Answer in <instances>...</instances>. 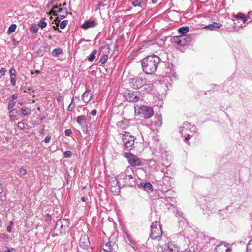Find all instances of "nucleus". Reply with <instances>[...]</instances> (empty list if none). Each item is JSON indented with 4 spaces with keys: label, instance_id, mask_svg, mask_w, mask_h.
I'll return each mask as SVG.
<instances>
[{
    "label": "nucleus",
    "instance_id": "60",
    "mask_svg": "<svg viewBox=\"0 0 252 252\" xmlns=\"http://www.w3.org/2000/svg\"><path fill=\"white\" fill-rule=\"evenodd\" d=\"M158 0H152V2L153 3L155 4V3L157 2Z\"/></svg>",
    "mask_w": 252,
    "mask_h": 252
},
{
    "label": "nucleus",
    "instance_id": "11",
    "mask_svg": "<svg viewBox=\"0 0 252 252\" xmlns=\"http://www.w3.org/2000/svg\"><path fill=\"white\" fill-rule=\"evenodd\" d=\"M109 186L111 189V191L114 194L118 195L120 192V187L122 185H120V183L118 182L117 180L116 181H113L111 179Z\"/></svg>",
    "mask_w": 252,
    "mask_h": 252
},
{
    "label": "nucleus",
    "instance_id": "29",
    "mask_svg": "<svg viewBox=\"0 0 252 252\" xmlns=\"http://www.w3.org/2000/svg\"><path fill=\"white\" fill-rule=\"evenodd\" d=\"M16 27H17V26L16 24H11L8 29L7 33L8 34H10L12 32H13L15 31Z\"/></svg>",
    "mask_w": 252,
    "mask_h": 252
},
{
    "label": "nucleus",
    "instance_id": "18",
    "mask_svg": "<svg viewBox=\"0 0 252 252\" xmlns=\"http://www.w3.org/2000/svg\"><path fill=\"white\" fill-rule=\"evenodd\" d=\"M90 92V90H86L82 95V99L85 103H88L92 97V94Z\"/></svg>",
    "mask_w": 252,
    "mask_h": 252
},
{
    "label": "nucleus",
    "instance_id": "1",
    "mask_svg": "<svg viewBox=\"0 0 252 252\" xmlns=\"http://www.w3.org/2000/svg\"><path fill=\"white\" fill-rule=\"evenodd\" d=\"M161 62L160 58L152 54L144 58L141 61L143 71L146 74H153L157 70Z\"/></svg>",
    "mask_w": 252,
    "mask_h": 252
},
{
    "label": "nucleus",
    "instance_id": "26",
    "mask_svg": "<svg viewBox=\"0 0 252 252\" xmlns=\"http://www.w3.org/2000/svg\"><path fill=\"white\" fill-rule=\"evenodd\" d=\"M132 4L134 7L138 6L142 8L143 5H144V2H142L141 1H140L139 0H135L132 2Z\"/></svg>",
    "mask_w": 252,
    "mask_h": 252
},
{
    "label": "nucleus",
    "instance_id": "36",
    "mask_svg": "<svg viewBox=\"0 0 252 252\" xmlns=\"http://www.w3.org/2000/svg\"><path fill=\"white\" fill-rule=\"evenodd\" d=\"M17 126L21 130L24 129L25 128V124L24 122L20 121L18 122Z\"/></svg>",
    "mask_w": 252,
    "mask_h": 252
},
{
    "label": "nucleus",
    "instance_id": "35",
    "mask_svg": "<svg viewBox=\"0 0 252 252\" xmlns=\"http://www.w3.org/2000/svg\"><path fill=\"white\" fill-rule=\"evenodd\" d=\"M68 23V21L67 20H64L62 21L61 22L60 25V28L61 29L65 28V27L67 26Z\"/></svg>",
    "mask_w": 252,
    "mask_h": 252
},
{
    "label": "nucleus",
    "instance_id": "64",
    "mask_svg": "<svg viewBox=\"0 0 252 252\" xmlns=\"http://www.w3.org/2000/svg\"><path fill=\"white\" fill-rule=\"evenodd\" d=\"M106 252H112L110 250H106Z\"/></svg>",
    "mask_w": 252,
    "mask_h": 252
},
{
    "label": "nucleus",
    "instance_id": "45",
    "mask_svg": "<svg viewBox=\"0 0 252 252\" xmlns=\"http://www.w3.org/2000/svg\"><path fill=\"white\" fill-rule=\"evenodd\" d=\"M50 140H51V136H47L45 137V138L44 139V142L46 143H48L50 142Z\"/></svg>",
    "mask_w": 252,
    "mask_h": 252
},
{
    "label": "nucleus",
    "instance_id": "8",
    "mask_svg": "<svg viewBox=\"0 0 252 252\" xmlns=\"http://www.w3.org/2000/svg\"><path fill=\"white\" fill-rule=\"evenodd\" d=\"M124 156L127 159L129 163L131 166H139L141 164V161L140 159L136 156L131 153L125 152Z\"/></svg>",
    "mask_w": 252,
    "mask_h": 252
},
{
    "label": "nucleus",
    "instance_id": "24",
    "mask_svg": "<svg viewBox=\"0 0 252 252\" xmlns=\"http://www.w3.org/2000/svg\"><path fill=\"white\" fill-rule=\"evenodd\" d=\"M143 189H144V190L147 191H153L152 185L149 182L144 183V184L143 185Z\"/></svg>",
    "mask_w": 252,
    "mask_h": 252
},
{
    "label": "nucleus",
    "instance_id": "50",
    "mask_svg": "<svg viewBox=\"0 0 252 252\" xmlns=\"http://www.w3.org/2000/svg\"><path fill=\"white\" fill-rule=\"evenodd\" d=\"M184 130L187 131V129H184V127H180L179 132L182 135L183 134V132Z\"/></svg>",
    "mask_w": 252,
    "mask_h": 252
},
{
    "label": "nucleus",
    "instance_id": "4",
    "mask_svg": "<svg viewBox=\"0 0 252 252\" xmlns=\"http://www.w3.org/2000/svg\"><path fill=\"white\" fill-rule=\"evenodd\" d=\"M134 136L129 132H125L122 137L124 150L130 151L133 149L134 148Z\"/></svg>",
    "mask_w": 252,
    "mask_h": 252
},
{
    "label": "nucleus",
    "instance_id": "54",
    "mask_svg": "<svg viewBox=\"0 0 252 252\" xmlns=\"http://www.w3.org/2000/svg\"><path fill=\"white\" fill-rule=\"evenodd\" d=\"M126 236L128 241H129L130 243H131V240L130 239V236L127 234L126 235Z\"/></svg>",
    "mask_w": 252,
    "mask_h": 252
},
{
    "label": "nucleus",
    "instance_id": "62",
    "mask_svg": "<svg viewBox=\"0 0 252 252\" xmlns=\"http://www.w3.org/2000/svg\"><path fill=\"white\" fill-rule=\"evenodd\" d=\"M53 9H58V6H55L53 7Z\"/></svg>",
    "mask_w": 252,
    "mask_h": 252
},
{
    "label": "nucleus",
    "instance_id": "34",
    "mask_svg": "<svg viewBox=\"0 0 252 252\" xmlns=\"http://www.w3.org/2000/svg\"><path fill=\"white\" fill-rule=\"evenodd\" d=\"M247 252H252V239L250 240L247 245Z\"/></svg>",
    "mask_w": 252,
    "mask_h": 252
},
{
    "label": "nucleus",
    "instance_id": "3",
    "mask_svg": "<svg viewBox=\"0 0 252 252\" xmlns=\"http://www.w3.org/2000/svg\"><path fill=\"white\" fill-rule=\"evenodd\" d=\"M162 235V231L159 222L156 221L153 222L151 226L150 237L152 239L159 241Z\"/></svg>",
    "mask_w": 252,
    "mask_h": 252
},
{
    "label": "nucleus",
    "instance_id": "28",
    "mask_svg": "<svg viewBox=\"0 0 252 252\" xmlns=\"http://www.w3.org/2000/svg\"><path fill=\"white\" fill-rule=\"evenodd\" d=\"M38 26L39 27H41V29H43L46 27L47 23L45 21V18H43L39 21L38 23Z\"/></svg>",
    "mask_w": 252,
    "mask_h": 252
},
{
    "label": "nucleus",
    "instance_id": "51",
    "mask_svg": "<svg viewBox=\"0 0 252 252\" xmlns=\"http://www.w3.org/2000/svg\"><path fill=\"white\" fill-rule=\"evenodd\" d=\"M191 138V136L190 135L188 134L187 135V137H185V142H188V141Z\"/></svg>",
    "mask_w": 252,
    "mask_h": 252
},
{
    "label": "nucleus",
    "instance_id": "5",
    "mask_svg": "<svg viewBox=\"0 0 252 252\" xmlns=\"http://www.w3.org/2000/svg\"><path fill=\"white\" fill-rule=\"evenodd\" d=\"M191 40L190 36L182 35L172 37L171 41L172 43L176 44L181 46H184L189 44Z\"/></svg>",
    "mask_w": 252,
    "mask_h": 252
},
{
    "label": "nucleus",
    "instance_id": "7",
    "mask_svg": "<svg viewBox=\"0 0 252 252\" xmlns=\"http://www.w3.org/2000/svg\"><path fill=\"white\" fill-rule=\"evenodd\" d=\"M124 96L129 102L135 103L140 99L141 95L139 92L137 91H130L125 93Z\"/></svg>",
    "mask_w": 252,
    "mask_h": 252
},
{
    "label": "nucleus",
    "instance_id": "21",
    "mask_svg": "<svg viewBox=\"0 0 252 252\" xmlns=\"http://www.w3.org/2000/svg\"><path fill=\"white\" fill-rule=\"evenodd\" d=\"M97 53V49H94L90 54V55L87 57V59L90 62L93 61L96 57V54Z\"/></svg>",
    "mask_w": 252,
    "mask_h": 252
},
{
    "label": "nucleus",
    "instance_id": "19",
    "mask_svg": "<svg viewBox=\"0 0 252 252\" xmlns=\"http://www.w3.org/2000/svg\"><path fill=\"white\" fill-rule=\"evenodd\" d=\"M76 122L80 126H84L87 123V116L83 115L78 116L77 117Z\"/></svg>",
    "mask_w": 252,
    "mask_h": 252
},
{
    "label": "nucleus",
    "instance_id": "27",
    "mask_svg": "<svg viewBox=\"0 0 252 252\" xmlns=\"http://www.w3.org/2000/svg\"><path fill=\"white\" fill-rule=\"evenodd\" d=\"M38 29L39 27L38 25L33 24L30 28V30L32 33H36L38 32Z\"/></svg>",
    "mask_w": 252,
    "mask_h": 252
},
{
    "label": "nucleus",
    "instance_id": "58",
    "mask_svg": "<svg viewBox=\"0 0 252 252\" xmlns=\"http://www.w3.org/2000/svg\"><path fill=\"white\" fill-rule=\"evenodd\" d=\"M81 200L83 202H85V201H86V198H85V197H81Z\"/></svg>",
    "mask_w": 252,
    "mask_h": 252
},
{
    "label": "nucleus",
    "instance_id": "39",
    "mask_svg": "<svg viewBox=\"0 0 252 252\" xmlns=\"http://www.w3.org/2000/svg\"><path fill=\"white\" fill-rule=\"evenodd\" d=\"M105 6H106L105 4H104L102 2H99V4H98V5H97V7L96 8L95 11L100 10V7L101 6L104 7Z\"/></svg>",
    "mask_w": 252,
    "mask_h": 252
},
{
    "label": "nucleus",
    "instance_id": "41",
    "mask_svg": "<svg viewBox=\"0 0 252 252\" xmlns=\"http://www.w3.org/2000/svg\"><path fill=\"white\" fill-rule=\"evenodd\" d=\"M75 107V104H73V105H72L71 103H70L69 104V105L68 106V107H67V110L69 111H72L74 109Z\"/></svg>",
    "mask_w": 252,
    "mask_h": 252
},
{
    "label": "nucleus",
    "instance_id": "10",
    "mask_svg": "<svg viewBox=\"0 0 252 252\" xmlns=\"http://www.w3.org/2000/svg\"><path fill=\"white\" fill-rule=\"evenodd\" d=\"M90 242L89 237L86 235H83L81 236L79 240V246L84 250H88L90 247Z\"/></svg>",
    "mask_w": 252,
    "mask_h": 252
},
{
    "label": "nucleus",
    "instance_id": "56",
    "mask_svg": "<svg viewBox=\"0 0 252 252\" xmlns=\"http://www.w3.org/2000/svg\"><path fill=\"white\" fill-rule=\"evenodd\" d=\"M55 1H57L56 0H50L49 4H53Z\"/></svg>",
    "mask_w": 252,
    "mask_h": 252
},
{
    "label": "nucleus",
    "instance_id": "57",
    "mask_svg": "<svg viewBox=\"0 0 252 252\" xmlns=\"http://www.w3.org/2000/svg\"><path fill=\"white\" fill-rule=\"evenodd\" d=\"M208 239H209L210 241H215V239L214 238L210 239V238L209 237H206V240H207Z\"/></svg>",
    "mask_w": 252,
    "mask_h": 252
},
{
    "label": "nucleus",
    "instance_id": "12",
    "mask_svg": "<svg viewBox=\"0 0 252 252\" xmlns=\"http://www.w3.org/2000/svg\"><path fill=\"white\" fill-rule=\"evenodd\" d=\"M162 249L163 252H176L178 251L177 247L170 241L162 245Z\"/></svg>",
    "mask_w": 252,
    "mask_h": 252
},
{
    "label": "nucleus",
    "instance_id": "46",
    "mask_svg": "<svg viewBox=\"0 0 252 252\" xmlns=\"http://www.w3.org/2000/svg\"><path fill=\"white\" fill-rule=\"evenodd\" d=\"M17 98V95L16 94H13L11 98L8 99L9 100H13L14 101V100L16 99Z\"/></svg>",
    "mask_w": 252,
    "mask_h": 252
},
{
    "label": "nucleus",
    "instance_id": "59",
    "mask_svg": "<svg viewBox=\"0 0 252 252\" xmlns=\"http://www.w3.org/2000/svg\"><path fill=\"white\" fill-rule=\"evenodd\" d=\"M47 217H48V218L49 219H50V220H51V216L50 214H47Z\"/></svg>",
    "mask_w": 252,
    "mask_h": 252
},
{
    "label": "nucleus",
    "instance_id": "25",
    "mask_svg": "<svg viewBox=\"0 0 252 252\" xmlns=\"http://www.w3.org/2000/svg\"><path fill=\"white\" fill-rule=\"evenodd\" d=\"M235 18L237 19H241L245 23L247 21V17L244 16V15L241 13H238L235 15Z\"/></svg>",
    "mask_w": 252,
    "mask_h": 252
},
{
    "label": "nucleus",
    "instance_id": "38",
    "mask_svg": "<svg viewBox=\"0 0 252 252\" xmlns=\"http://www.w3.org/2000/svg\"><path fill=\"white\" fill-rule=\"evenodd\" d=\"M10 78H12V77H15L16 76V70L13 68L10 69Z\"/></svg>",
    "mask_w": 252,
    "mask_h": 252
},
{
    "label": "nucleus",
    "instance_id": "48",
    "mask_svg": "<svg viewBox=\"0 0 252 252\" xmlns=\"http://www.w3.org/2000/svg\"><path fill=\"white\" fill-rule=\"evenodd\" d=\"M96 113L97 110L96 109H93L91 112V114L93 116H95L96 115Z\"/></svg>",
    "mask_w": 252,
    "mask_h": 252
},
{
    "label": "nucleus",
    "instance_id": "20",
    "mask_svg": "<svg viewBox=\"0 0 252 252\" xmlns=\"http://www.w3.org/2000/svg\"><path fill=\"white\" fill-rule=\"evenodd\" d=\"M222 26L220 24H218L215 22L213 23V24H209L204 27V29H206L210 30L211 31L216 30L219 28L221 27Z\"/></svg>",
    "mask_w": 252,
    "mask_h": 252
},
{
    "label": "nucleus",
    "instance_id": "33",
    "mask_svg": "<svg viewBox=\"0 0 252 252\" xmlns=\"http://www.w3.org/2000/svg\"><path fill=\"white\" fill-rule=\"evenodd\" d=\"M108 60V55H103L102 56L100 59L99 62L101 63V64H105L106 61Z\"/></svg>",
    "mask_w": 252,
    "mask_h": 252
},
{
    "label": "nucleus",
    "instance_id": "16",
    "mask_svg": "<svg viewBox=\"0 0 252 252\" xmlns=\"http://www.w3.org/2000/svg\"><path fill=\"white\" fill-rule=\"evenodd\" d=\"M166 73L168 74V77H174L176 78L177 75L175 71V66L173 64H168L166 69Z\"/></svg>",
    "mask_w": 252,
    "mask_h": 252
},
{
    "label": "nucleus",
    "instance_id": "23",
    "mask_svg": "<svg viewBox=\"0 0 252 252\" xmlns=\"http://www.w3.org/2000/svg\"><path fill=\"white\" fill-rule=\"evenodd\" d=\"M63 53V50L61 48H56L52 52V55L54 57H59L60 54Z\"/></svg>",
    "mask_w": 252,
    "mask_h": 252
},
{
    "label": "nucleus",
    "instance_id": "31",
    "mask_svg": "<svg viewBox=\"0 0 252 252\" xmlns=\"http://www.w3.org/2000/svg\"><path fill=\"white\" fill-rule=\"evenodd\" d=\"M31 112V110L29 108L27 107H22L21 108V112L23 115L26 116L28 115Z\"/></svg>",
    "mask_w": 252,
    "mask_h": 252
},
{
    "label": "nucleus",
    "instance_id": "61",
    "mask_svg": "<svg viewBox=\"0 0 252 252\" xmlns=\"http://www.w3.org/2000/svg\"><path fill=\"white\" fill-rule=\"evenodd\" d=\"M183 252H193L192 251H191V250H189V251H185Z\"/></svg>",
    "mask_w": 252,
    "mask_h": 252
},
{
    "label": "nucleus",
    "instance_id": "2",
    "mask_svg": "<svg viewBox=\"0 0 252 252\" xmlns=\"http://www.w3.org/2000/svg\"><path fill=\"white\" fill-rule=\"evenodd\" d=\"M111 179L113 181H116L117 180L118 182L122 187H134L136 185L133 171L129 167H127L124 172L119 174L117 177H112Z\"/></svg>",
    "mask_w": 252,
    "mask_h": 252
},
{
    "label": "nucleus",
    "instance_id": "37",
    "mask_svg": "<svg viewBox=\"0 0 252 252\" xmlns=\"http://www.w3.org/2000/svg\"><path fill=\"white\" fill-rule=\"evenodd\" d=\"M72 155V152L70 151H66L63 153V156L65 158H69Z\"/></svg>",
    "mask_w": 252,
    "mask_h": 252
},
{
    "label": "nucleus",
    "instance_id": "49",
    "mask_svg": "<svg viewBox=\"0 0 252 252\" xmlns=\"http://www.w3.org/2000/svg\"><path fill=\"white\" fill-rule=\"evenodd\" d=\"M4 252H15V250L14 248H10L5 250Z\"/></svg>",
    "mask_w": 252,
    "mask_h": 252
},
{
    "label": "nucleus",
    "instance_id": "63",
    "mask_svg": "<svg viewBox=\"0 0 252 252\" xmlns=\"http://www.w3.org/2000/svg\"><path fill=\"white\" fill-rule=\"evenodd\" d=\"M73 101H74V98L73 97V98H72V99H71V105L72 104V103H73Z\"/></svg>",
    "mask_w": 252,
    "mask_h": 252
},
{
    "label": "nucleus",
    "instance_id": "52",
    "mask_svg": "<svg viewBox=\"0 0 252 252\" xmlns=\"http://www.w3.org/2000/svg\"><path fill=\"white\" fill-rule=\"evenodd\" d=\"M7 231L9 233H10L11 232V225H9L7 226Z\"/></svg>",
    "mask_w": 252,
    "mask_h": 252
},
{
    "label": "nucleus",
    "instance_id": "9",
    "mask_svg": "<svg viewBox=\"0 0 252 252\" xmlns=\"http://www.w3.org/2000/svg\"><path fill=\"white\" fill-rule=\"evenodd\" d=\"M129 83L131 87L137 89L144 86L145 80L139 77L131 78L129 79Z\"/></svg>",
    "mask_w": 252,
    "mask_h": 252
},
{
    "label": "nucleus",
    "instance_id": "13",
    "mask_svg": "<svg viewBox=\"0 0 252 252\" xmlns=\"http://www.w3.org/2000/svg\"><path fill=\"white\" fill-rule=\"evenodd\" d=\"M225 242H222L220 244H218L216 247L215 248V251L216 252H227L228 251L230 250L231 249L229 248Z\"/></svg>",
    "mask_w": 252,
    "mask_h": 252
},
{
    "label": "nucleus",
    "instance_id": "17",
    "mask_svg": "<svg viewBox=\"0 0 252 252\" xmlns=\"http://www.w3.org/2000/svg\"><path fill=\"white\" fill-rule=\"evenodd\" d=\"M117 126L121 129H126L129 126V122L127 120L124 119L118 122L117 123Z\"/></svg>",
    "mask_w": 252,
    "mask_h": 252
},
{
    "label": "nucleus",
    "instance_id": "6",
    "mask_svg": "<svg viewBox=\"0 0 252 252\" xmlns=\"http://www.w3.org/2000/svg\"><path fill=\"white\" fill-rule=\"evenodd\" d=\"M135 112H137L141 117L145 119L151 118L154 114L153 108L146 105H142L138 109H135Z\"/></svg>",
    "mask_w": 252,
    "mask_h": 252
},
{
    "label": "nucleus",
    "instance_id": "32",
    "mask_svg": "<svg viewBox=\"0 0 252 252\" xmlns=\"http://www.w3.org/2000/svg\"><path fill=\"white\" fill-rule=\"evenodd\" d=\"M8 100V105L7 106V109L8 110H11L15 105L16 104V102L14 101H13V100Z\"/></svg>",
    "mask_w": 252,
    "mask_h": 252
},
{
    "label": "nucleus",
    "instance_id": "44",
    "mask_svg": "<svg viewBox=\"0 0 252 252\" xmlns=\"http://www.w3.org/2000/svg\"><path fill=\"white\" fill-rule=\"evenodd\" d=\"M64 134L65 136H70L72 134V131L70 129H66L65 130Z\"/></svg>",
    "mask_w": 252,
    "mask_h": 252
},
{
    "label": "nucleus",
    "instance_id": "53",
    "mask_svg": "<svg viewBox=\"0 0 252 252\" xmlns=\"http://www.w3.org/2000/svg\"><path fill=\"white\" fill-rule=\"evenodd\" d=\"M61 99H62V97L60 95H59V96H58V97H57V100H58V102H60L61 101Z\"/></svg>",
    "mask_w": 252,
    "mask_h": 252
},
{
    "label": "nucleus",
    "instance_id": "30",
    "mask_svg": "<svg viewBox=\"0 0 252 252\" xmlns=\"http://www.w3.org/2000/svg\"><path fill=\"white\" fill-rule=\"evenodd\" d=\"M18 113V111L15 109H11L9 111V114L10 118H14L16 117Z\"/></svg>",
    "mask_w": 252,
    "mask_h": 252
},
{
    "label": "nucleus",
    "instance_id": "40",
    "mask_svg": "<svg viewBox=\"0 0 252 252\" xmlns=\"http://www.w3.org/2000/svg\"><path fill=\"white\" fill-rule=\"evenodd\" d=\"M19 173L21 175L23 176L26 174V170L22 167L19 169Z\"/></svg>",
    "mask_w": 252,
    "mask_h": 252
},
{
    "label": "nucleus",
    "instance_id": "22",
    "mask_svg": "<svg viewBox=\"0 0 252 252\" xmlns=\"http://www.w3.org/2000/svg\"><path fill=\"white\" fill-rule=\"evenodd\" d=\"M189 28L188 26L182 27L178 29V32L184 35L189 32Z\"/></svg>",
    "mask_w": 252,
    "mask_h": 252
},
{
    "label": "nucleus",
    "instance_id": "43",
    "mask_svg": "<svg viewBox=\"0 0 252 252\" xmlns=\"http://www.w3.org/2000/svg\"><path fill=\"white\" fill-rule=\"evenodd\" d=\"M10 82L12 86H15L16 85V79L14 77L10 78Z\"/></svg>",
    "mask_w": 252,
    "mask_h": 252
},
{
    "label": "nucleus",
    "instance_id": "14",
    "mask_svg": "<svg viewBox=\"0 0 252 252\" xmlns=\"http://www.w3.org/2000/svg\"><path fill=\"white\" fill-rule=\"evenodd\" d=\"M68 14V12L66 8H61L58 9L57 11L53 12V15L55 16H58V18H60L61 19L64 18Z\"/></svg>",
    "mask_w": 252,
    "mask_h": 252
},
{
    "label": "nucleus",
    "instance_id": "55",
    "mask_svg": "<svg viewBox=\"0 0 252 252\" xmlns=\"http://www.w3.org/2000/svg\"><path fill=\"white\" fill-rule=\"evenodd\" d=\"M176 214L178 216H181L183 214L181 213V212L177 211Z\"/></svg>",
    "mask_w": 252,
    "mask_h": 252
},
{
    "label": "nucleus",
    "instance_id": "15",
    "mask_svg": "<svg viewBox=\"0 0 252 252\" xmlns=\"http://www.w3.org/2000/svg\"><path fill=\"white\" fill-rule=\"evenodd\" d=\"M97 25V22L95 20H87L81 26V27L87 30L90 28H93Z\"/></svg>",
    "mask_w": 252,
    "mask_h": 252
},
{
    "label": "nucleus",
    "instance_id": "42",
    "mask_svg": "<svg viewBox=\"0 0 252 252\" xmlns=\"http://www.w3.org/2000/svg\"><path fill=\"white\" fill-rule=\"evenodd\" d=\"M6 70L4 68H2L0 70V76H3L5 75Z\"/></svg>",
    "mask_w": 252,
    "mask_h": 252
},
{
    "label": "nucleus",
    "instance_id": "47",
    "mask_svg": "<svg viewBox=\"0 0 252 252\" xmlns=\"http://www.w3.org/2000/svg\"><path fill=\"white\" fill-rule=\"evenodd\" d=\"M56 225L57 226L60 225V227L61 229H63V225L62 224V221H61L60 220H59V221L57 223V225Z\"/></svg>",
    "mask_w": 252,
    "mask_h": 252
}]
</instances>
